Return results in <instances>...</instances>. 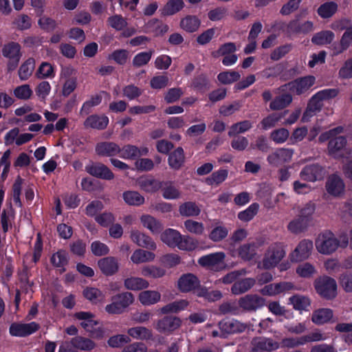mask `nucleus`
<instances>
[{"label": "nucleus", "instance_id": "nucleus-1", "mask_svg": "<svg viewBox=\"0 0 352 352\" xmlns=\"http://www.w3.org/2000/svg\"><path fill=\"white\" fill-rule=\"evenodd\" d=\"M349 244L348 237L341 235L336 238L331 231L325 230L320 233L315 241L317 251L324 255L335 252L338 248H346Z\"/></svg>", "mask_w": 352, "mask_h": 352}, {"label": "nucleus", "instance_id": "nucleus-2", "mask_svg": "<svg viewBox=\"0 0 352 352\" xmlns=\"http://www.w3.org/2000/svg\"><path fill=\"white\" fill-rule=\"evenodd\" d=\"M134 302V296L129 292L112 297V302L106 305L105 311L110 314H120Z\"/></svg>", "mask_w": 352, "mask_h": 352}, {"label": "nucleus", "instance_id": "nucleus-3", "mask_svg": "<svg viewBox=\"0 0 352 352\" xmlns=\"http://www.w3.org/2000/svg\"><path fill=\"white\" fill-rule=\"evenodd\" d=\"M317 293L322 298L330 300L337 295L336 281L330 277L323 276L317 278L314 282Z\"/></svg>", "mask_w": 352, "mask_h": 352}, {"label": "nucleus", "instance_id": "nucleus-4", "mask_svg": "<svg viewBox=\"0 0 352 352\" xmlns=\"http://www.w3.org/2000/svg\"><path fill=\"white\" fill-rule=\"evenodd\" d=\"M285 250L283 246L279 243H275L269 247L262 261V267L271 269L274 267L285 256Z\"/></svg>", "mask_w": 352, "mask_h": 352}, {"label": "nucleus", "instance_id": "nucleus-5", "mask_svg": "<svg viewBox=\"0 0 352 352\" xmlns=\"http://www.w3.org/2000/svg\"><path fill=\"white\" fill-rule=\"evenodd\" d=\"M294 150L290 148H277L267 157L268 164L278 167L292 161Z\"/></svg>", "mask_w": 352, "mask_h": 352}, {"label": "nucleus", "instance_id": "nucleus-6", "mask_svg": "<svg viewBox=\"0 0 352 352\" xmlns=\"http://www.w3.org/2000/svg\"><path fill=\"white\" fill-rule=\"evenodd\" d=\"M76 318L80 320L81 327L87 331L90 332L94 338L102 337V331L100 329H95L98 322L94 319V316L90 312L81 311L76 314Z\"/></svg>", "mask_w": 352, "mask_h": 352}, {"label": "nucleus", "instance_id": "nucleus-7", "mask_svg": "<svg viewBox=\"0 0 352 352\" xmlns=\"http://www.w3.org/2000/svg\"><path fill=\"white\" fill-rule=\"evenodd\" d=\"M39 329L40 325L36 322L30 323L14 322L10 326L9 332L12 336L26 337L35 333Z\"/></svg>", "mask_w": 352, "mask_h": 352}, {"label": "nucleus", "instance_id": "nucleus-8", "mask_svg": "<svg viewBox=\"0 0 352 352\" xmlns=\"http://www.w3.org/2000/svg\"><path fill=\"white\" fill-rule=\"evenodd\" d=\"M313 250V242L309 239L302 240L290 254L289 258L292 262H300L307 259Z\"/></svg>", "mask_w": 352, "mask_h": 352}, {"label": "nucleus", "instance_id": "nucleus-9", "mask_svg": "<svg viewBox=\"0 0 352 352\" xmlns=\"http://www.w3.org/2000/svg\"><path fill=\"white\" fill-rule=\"evenodd\" d=\"M85 170L91 175L97 178L111 180L114 174L104 164L100 162H91L85 166Z\"/></svg>", "mask_w": 352, "mask_h": 352}, {"label": "nucleus", "instance_id": "nucleus-10", "mask_svg": "<svg viewBox=\"0 0 352 352\" xmlns=\"http://www.w3.org/2000/svg\"><path fill=\"white\" fill-rule=\"evenodd\" d=\"M139 188L148 193H155L163 186V182L155 179L151 175L140 177L136 180Z\"/></svg>", "mask_w": 352, "mask_h": 352}, {"label": "nucleus", "instance_id": "nucleus-11", "mask_svg": "<svg viewBox=\"0 0 352 352\" xmlns=\"http://www.w3.org/2000/svg\"><path fill=\"white\" fill-rule=\"evenodd\" d=\"M315 83V77L307 76L298 78L287 85V89L296 94L307 91Z\"/></svg>", "mask_w": 352, "mask_h": 352}, {"label": "nucleus", "instance_id": "nucleus-12", "mask_svg": "<svg viewBox=\"0 0 352 352\" xmlns=\"http://www.w3.org/2000/svg\"><path fill=\"white\" fill-rule=\"evenodd\" d=\"M239 305L248 311H254L265 305V299L256 294H249L240 298Z\"/></svg>", "mask_w": 352, "mask_h": 352}, {"label": "nucleus", "instance_id": "nucleus-13", "mask_svg": "<svg viewBox=\"0 0 352 352\" xmlns=\"http://www.w3.org/2000/svg\"><path fill=\"white\" fill-rule=\"evenodd\" d=\"M325 188L329 195L339 197L344 193L345 185L343 179L339 175L333 174L327 178Z\"/></svg>", "mask_w": 352, "mask_h": 352}, {"label": "nucleus", "instance_id": "nucleus-14", "mask_svg": "<svg viewBox=\"0 0 352 352\" xmlns=\"http://www.w3.org/2000/svg\"><path fill=\"white\" fill-rule=\"evenodd\" d=\"M252 349L251 352H270L279 348L280 344L278 342L274 341L271 338H256L252 342Z\"/></svg>", "mask_w": 352, "mask_h": 352}, {"label": "nucleus", "instance_id": "nucleus-15", "mask_svg": "<svg viewBox=\"0 0 352 352\" xmlns=\"http://www.w3.org/2000/svg\"><path fill=\"white\" fill-rule=\"evenodd\" d=\"M182 324L181 320L175 316H166L159 320L155 329L162 333H169L177 329Z\"/></svg>", "mask_w": 352, "mask_h": 352}, {"label": "nucleus", "instance_id": "nucleus-16", "mask_svg": "<svg viewBox=\"0 0 352 352\" xmlns=\"http://www.w3.org/2000/svg\"><path fill=\"white\" fill-rule=\"evenodd\" d=\"M324 173L322 168L318 164H311L305 166L300 172V177L302 179L314 182L323 178Z\"/></svg>", "mask_w": 352, "mask_h": 352}, {"label": "nucleus", "instance_id": "nucleus-17", "mask_svg": "<svg viewBox=\"0 0 352 352\" xmlns=\"http://www.w3.org/2000/svg\"><path fill=\"white\" fill-rule=\"evenodd\" d=\"M97 155L103 157H113L119 154L120 146L113 142H102L96 145Z\"/></svg>", "mask_w": 352, "mask_h": 352}, {"label": "nucleus", "instance_id": "nucleus-18", "mask_svg": "<svg viewBox=\"0 0 352 352\" xmlns=\"http://www.w3.org/2000/svg\"><path fill=\"white\" fill-rule=\"evenodd\" d=\"M98 265L101 272L106 276H111L119 270V263L115 257L107 256L100 259Z\"/></svg>", "mask_w": 352, "mask_h": 352}, {"label": "nucleus", "instance_id": "nucleus-19", "mask_svg": "<svg viewBox=\"0 0 352 352\" xmlns=\"http://www.w3.org/2000/svg\"><path fill=\"white\" fill-rule=\"evenodd\" d=\"M108 123L109 118L107 116L94 114L88 116L83 124L85 129L103 130L106 129Z\"/></svg>", "mask_w": 352, "mask_h": 352}, {"label": "nucleus", "instance_id": "nucleus-20", "mask_svg": "<svg viewBox=\"0 0 352 352\" xmlns=\"http://www.w3.org/2000/svg\"><path fill=\"white\" fill-rule=\"evenodd\" d=\"M198 263L209 270L218 271L220 267V253L210 254L200 257Z\"/></svg>", "mask_w": 352, "mask_h": 352}, {"label": "nucleus", "instance_id": "nucleus-21", "mask_svg": "<svg viewBox=\"0 0 352 352\" xmlns=\"http://www.w3.org/2000/svg\"><path fill=\"white\" fill-rule=\"evenodd\" d=\"M199 280L192 274H186L180 277L178 280L179 289L184 292H188L198 287Z\"/></svg>", "mask_w": 352, "mask_h": 352}, {"label": "nucleus", "instance_id": "nucleus-22", "mask_svg": "<svg viewBox=\"0 0 352 352\" xmlns=\"http://www.w3.org/2000/svg\"><path fill=\"white\" fill-rule=\"evenodd\" d=\"M323 105L322 101L319 98L316 94L310 99L307 107L303 113L302 120L308 122L312 116L320 111Z\"/></svg>", "mask_w": 352, "mask_h": 352}, {"label": "nucleus", "instance_id": "nucleus-23", "mask_svg": "<svg viewBox=\"0 0 352 352\" xmlns=\"http://www.w3.org/2000/svg\"><path fill=\"white\" fill-rule=\"evenodd\" d=\"M131 240L138 246L155 250L157 248L155 242L148 236L138 231L133 230L131 233Z\"/></svg>", "mask_w": 352, "mask_h": 352}, {"label": "nucleus", "instance_id": "nucleus-24", "mask_svg": "<svg viewBox=\"0 0 352 352\" xmlns=\"http://www.w3.org/2000/svg\"><path fill=\"white\" fill-rule=\"evenodd\" d=\"M333 316V311L329 308H320L313 311L311 321L317 325H322L331 321Z\"/></svg>", "mask_w": 352, "mask_h": 352}, {"label": "nucleus", "instance_id": "nucleus-25", "mask_svg": "<svg viewBox=\"0 0 352 352\" xmlns=\"http://www.w3.org/2000/svg\"><path fill=\"white\" fill-rule=\"evenodd\" d=\"M138 298L143 306H151L160 301L161 294L156 290H144L139 293Z\"/></svg>", "mask_w": 352, "mask_h": 352}, {"label": "nucleus", "instance_id": "nucleus-26", "mask_svg": "<svg viewBox=\"0 0 352 352\" xmlns=\"http://www.w3.org/2000/svg\"><path fill=\"white\" fill-rule=\"evenodd\" d=\"M124 285L128 290L140 291L148 288L149 283L141 277L129 276L124 280Z\"/></svg>", "mask_w": 352, "mask_h": 352}, {"label": "nucleus", "instance_id": "nucleus-27", "mask_svg": "<svg viewBox=\"0 0 352 352\" xmlns=\"http://www.w3.org/2000/svg\"><path fill=\"white\" fill-rule=\"evenodd\" d=\"M245 329V325L238 320L228 318L221 326V336L227 333H234L242 332Z\"/></svg>", "mask_w": 352, "mask_h": 352}, {"label": "nucleus", "instance_id": "nucleus-28", "mask_svg": "<svg viewBox=\"0 0 352 352\" xmlns=\"http://www.w3.org/2000/svg\"><path fill=\"white\" fill-rule=\"evenodd\" d=\"M185 156L182 147L177 148L168 157V162L169 166L174 170H179L184 165Z\"/></svg>", "mask_w": 352, "mask_h": 352}, {"label": "nucleus", "instance_id": "nucleus-29", "mask_svg": "<svg viewBox=\"0 0 352 352\" xmlns=\"http://www.w3.org/2000/svg\"><path fill=\"white\" fill-rule=\"evenodd\" d=\"M346 145V140L343 136L332 139L329 142L328 149L329 153L334 157L342 156L341 152Z\"/></svg>", "mask_w": 352, "mask_h": 352}, {"label": "nucleus", "instance_id": "nucleus-30", "mask_svg": "<svg viewBox=\"0 0 352 352\" xmlns=\"http://www.w3.org/2000/svg\"><path fill=\"white\" fill-rule=\"evenodd\" d=\"M184 7L183 0H168L167 3L160 10L162 16H171L179 11Z\"/></svg>", "mask_w": 352, "mask_h": 352}, {"label": "nucleus", "instance_id": "nucleus-31", "mask_svg": "<svg viewBox=\"0 0 352 352\" xmlns=\"http://www.w3.org/2000/svg\"><path fill=\"white\" fill-rule=\"evenodd\" d=\"M335 34L330 30H322L316 33L311 38V42L316 45H326L331 43Z\"/></svg>", "mask_w": 352, "mask_h": 352}, {"label": "nucleus", "instance_id": "nucleus-32", "mask_svg": "<svg viewBox=\"0 0 352 352\" xmlns=\"http://www.w3.org/2000/svg\"><path fill=\"white\" fill-rule=\"evenodd\" d=\"M289 30L295 33L308 34L314 30V24L311 21L299 23L298 21H292L288 25Z\"/></svg>", "mask_w": 352, "mask_h": 352}, {"label": "nucleus", "instance_id": "nucleus-33", "mask_svg": "<svg viewBox=\"0 0 352 352\" xmlns=\"http://www.w3.org/2000/svg\"><path fill=\"white\" fill-rule=\"evenodd\" d=\"M201 24L200 20L193 15H187L184 18L182 19L180 21V28L187 32H196Z\"/></svg>", "mask_w": 352, "mask_h": 352}, {"label": "nucleus", "instance_id": "nucleus-34", "mask_svg": "<svg viewBox=\"0 0 352 352\" xmlns=\"http://www.w3.org/2000/svg\"><path fill=\"white\" fill-rule=\"evenodd\" d=\"M86 299L94 304L102 302L105 299V294L96 287H87L83 291Z\"/></svg>", "mask_w": 352, "mask_h": 352}, {"label": "nucleus", "instance_id": "nucleus-35", "mask_svg": "<svg viewBox=\"0 0 352 352\" xmlns=\"http://www.w3.org/2000/svg\"><path fill=\"white\" fill-rule=\"evenodd\" d=\"M352 44V28H347L343 33L339 45L334 47V54L338 55L346 51Z\"/></svg>", "mask_w": 352, "mask_h": 352}, {"label": "nucleus", "instance_id": "nucleus-36", "mask_svg": "<svg viewBox=\"0 0 352 352\" xmlns=\"http://www.w3.org/2000/svg\"><path fill=\"white\" fill-rule=\"evenodd\" d=\"M289 303L293 306L294 309L304 311L310 306L311 301L307 296L296 294L289 298Z\"/></svg>", "mask_w": 352, "mask_h": 352}, {"label": "nucleus", "instance_id": "nucleus-37", "mask_svg": "<svg viewBox=\"0 0 352 352\" xmlns=\"http://www.w3.org/2000/svg\"><path fill=\"white\" fill-rule=\"evenodd\" d=\"M155 254L142 249L135 250L131 256V261L135 264H140L153 261Z\"/></svg>", "mask_w": 352, "mask_h": 352}, {"label": "nucleus", "instance_id": "nucleus-38", "mask_svg": "<svg viewBox=\"0 0 352 352\" xmlns=\"http://www.w3.org/2000/svg\"><path fill=\"white\" fill-rule=\"evenodd\" d=\"M35 69V60L33 58H28L19 67V76L21 80H28Z\"/></svg>", "mask_w": 352, "mask_h": 352}, {"label": "nucleus", "instance_id": "nucleus-39", "mask_svg": "<svg viewBox=\"0 0 352 352\" xmlns=\"http://www.w3.org/2000/svg\"><path fill=\"white\" fill-rule=\"evenodd\" d=\"M2 54L8 58H21V45L16 42H10L3 46Z\"/></svg>", "mask_w": 352, "mask_h": 352}, {"label": "nucleus", "instance_id": "nucleus-40", "mask_svg": "<svg viewBox=\"0 0 352 352\" xmlns=\"http://www.w3.org/2000/svg\"><path fill=\"white\" fill-rule=\"evenodd\" d=\"M70 342L72 346L82 351H91L96 346V344L91 340L81 336L72 338Z\"/></svg>", "mask_w": 352, "mask_h": 352}, {"label": "nucleus", "instance_id": "nucleus-41", "mask_svg": "<svg viewBox=\"0 0 352 352\" xmlns=\"http://www.w3.org/2000/svg\"><path fill=\"white\" fill-rule=\"evenodd\" d=\"M338 7V4L336 2H326L318 7L317 13L322 19H328L337 12Z\"/></svg>", "mask_w": 352, "mask_h": 352}, {"label": "nucleus", "instance_id": "nucleus-42", "mask_svg": "<svg viewBox=\"0 0 352 352\" xmlns=\"http://www.w3.org/2000/svg\"><path fill=\"white\" fill-rule=\"evenodd\" d=\"M163 197L166 199H176L181 197V192L172 182H163L161 188Z\"/></svg>", "mask_w": 352, "mask_h": 352}, {"label": "nucleus", "instance_id": "nucleus-43", "mask_svg": "<svg viewBox=\"0 0 352 352\" xmlns=\"http://www.w3.org/2000/svg\"><path fill=\"white\" fill-rule=\"evenodd\" d=\"M292 101L289 94H284L274 98L270 104L272 110H280L287 107Z\"/></svg>", "mask_w": 352, "mask_h": 352}, {"label": "nucleus", "instance_id": "nucleus-44", "mask_svg": "<svg viewBox=\"0 0 352 352\" xmlns=\"http://www.w3.org/2000/svg\"><path fill=\"white\" fill-rule=\"evenodd\" d=\"M162 241L169 247L175 248L179 239H181V234L173 229L166 230L161 235Z\"/></svg>", "mask_w": 352, "mask_h": 352}, {"label": "nucleus", "instance_id": "nucleus-45", "mask_svg": "<svg viewBox=\"0 0 352 352\" xmlns=\"http://www.w3.org/2000/svg\"><path fill=\"white\" fill-rule=\"evenodd\" d=\"M255 284L254 278H248L236 282L232 287V292L234 294H241L250 289Z\"/></svg>", "mask_w": 352, "mask_h": 352}, {"label": "nucleus", "instance_id": "nucleus-46", "mask_svg": "<svg viewBox=\"0 0 352 352\" xmlns=\"http://www.w3.org/2000/svg\"><path fill=\"white\" fill-rule=\"evenodd\" d=\"M129 336L136 340H148L152 338V332L144 327H135L127 330Z\"/></svg>", "mask_w": 352, "mask_h": 352}, {"label": "nucleus", "instance_id": "nucleus-47", "mask_svg": "<svg viewBox=\"0 0 352 352\" xmlns=\"http://www.w3.org/2000/svg\"><path fill=\"white\" fill-rule=\"evenodd\" d=\"M258 245V243L254 242L245 244L240 248L239 254L243 260H251L256 255Z\"/></svg>", "mask_w": 352, "mask_h": 352}, {"label": "nucleus", "instance_id": "nucleus-48", "mask_svg": "<svg viewBox=\"0 0 352 352\" xmlns=\"http://www.w3.org/2000/svg\"><path fill=\"white\" fill-rule=\"evenodd\" d=\"M188 305V302L186 300H179L169 303L160 309L162 314L177 313L185 309Z\"/></svg>", "mask_w": 352, "mask_h": 352}, {"label": "nucleus", "instance_id": "nucleus-49", "mask_svg": "<svg viewBox=\"0 0 352 352\" xmlns=\"http://www.w3.org/2000/svg\"><path fill=\"white\" fill-rule=\"evenodd\" d=\"M141 274L146 277L153 278H159L163 277L166 274V270L162 267L155 265L144 266L141 269Z\"/></svg>", "mask_w": 352, "mask_h": 352}, {"label": "nucleus", "instance_id": "nucleus-50", "mask_svg": "<svg viewBox=\"0 0 352 352\" xmlns=\"http://www.w3.org/2000/svg\"><path fill=\"white\" fill-rule=\"evenodd\" d=\"M124 201L131 206H140L144 203V197L137 191L129 190L123 193Z\"/></svg>", "mask_w": 352, "mask_h": 352}, {"label": "nucleus", "instance_id": "nucleus-51", "mask_svg": "<svg viewBox=\"0 0 352 352\" xmlns=\"http://www.w3.org/2000/svg\"><path fill=\"white\" fill-rule=\"evenodd\" d=\"M179 212L184 217H193L199 214L200 209L195 203L189 201L179 206Z\"/></svg>", "mask_w": 352, "mask_h": 352}, {"label": "nucleus", "instance_id": "nucleus-52", "mask_svg": "<svg viewBox=\"0 0 352 352\" xmlns=\"http://www.w3.org/2000/svg\"><path fill=\"white\" fill-rule=\"evenodd\" d=\"M50 260L54 267H60L62 271H65L64 267L68 263L67 253L64 250H59L52 256Z\"/></svg>", "mask_w": 352, "mask_h": 352}, {"label": "nucleus", "instance_id": "nucleus-53", "mask_svg": "<svg viewBox=\"0 0 352 352\" xmlns=\"http://www.w3.org/2000/svg\"><path fill=\"white\" fill-rule=\"evenodd\" d=\"M35 76L38 79L54 77V67L50 63L43 62L36 72Z\"/></svg>", "mask_w": 352, "mask_h": 352}, {"label": "nucleus", "instance_id": "nucleus-54", "mask_svg": "<svg viewBox=\"0 0 352 352\" xmlns=\"http://www.w3.org/2000/svg\"><path fill=\"white\" fill-rule=\"evenodd\" d=\"M270 139L277 144L285 143L289 137V132L285 128L274 130L270 133Z\"/></svg>", "mask_w": 352, "mask_h": 352}, {"label": "nucleus", "instance_id": "nucleus-55", "mask_svg": "<svg viewBox=\"0 0 352 352\" xmlns=\"http://www.w3.org/2000/svg\"><path fill=\"white\" fill-rule=\"evenodd\" d=\"M175 247L181 250L192 251L197 247V243L193 239L181 235V239L178 240Z\"/></svg>", "mask_w": 352, "mask_h": 352}, {"label": "nucleus", "instance_id": "nucleus-56", "mask_svg": "<svg viewBox=\"0 0 352 352\" xmlns=\"http://www.w3.org/2000/svg\"><path fill=\"white\" fill-rule=\"evenodd\" d=\"M12 23L18 30L23 31L31 28L32 20L28 15L21 14L14 19Z\"/></svg>", "mask_w": 352, "mask_h": 352}, {"label": "nucleus", "instance_id": "nucleus-57", "mask_svg": "<svg viewBox=\"0 0 352 352\" xmlns=\"http://www.w3.org/2000/svg\"><path fill=\"white\" fill-rule=\"evenodd\" d=\"M296 274L302 278H310L316 273L315 267L309 263H304L296 268Z\"/></svg>", "mask_w": 352, "mask_h": 352}, {"label": "nucleus", "instance_id": "nucleus-58", "mask_svg": "<svg viewBox=\"0 0 352 352\" xmlns=\"http://www.w3.org/2000/svg\"><path fill=\"white\" fill-rule=\"evenodd\" d=\"M252 127V122L249 120H244L242 122L234 124L229 130L230 135H235L239 133H243L248 131Z\"/></svg>", "mask_w": 352, "mask_h": 352}, {"label": "nucleus", "instance_id": "nucleus-59", "mask_svg": "<svg viewBox=\"0 0 352 352\" xmlns=\"http://www.w3.org/2000/svg\"><path fill=\"white\" fill-rule=\"evenodd\" d=\"M102 101V97L100 95H96L91 97V98L84 102L80 111V116H87L91 111V108L98 105Z\"/></svg>", "mask_w": 352, "mask_h": 352}, {"label": "nucleus", "instance_id": "nucleus-60", "mask_svg": "<svg viewBox=\"0 0 352 352\" xmlns=\"http://www.w3.org/2000/svg\"><path fill=\"white\" fill-rule=\"evenodd\" d=\"M139 148L136 146L127 144L124 146L119 153L120 157L124 159L134 160L138 157Z\"/></svg>", "mask_w": 352, "mask_h": 352}, {"label": "nucleus", "instance_id": "nucleus-61", "mask_svg": "<svg viewBox=\"0 0 352 352\" xmlns=\"http://www.w3.org/2000/svg\"><path fill=\"white\" fill-rule=\"evenodd\" d=\"M154 51L151 50L148 52H141L135 55L133 60V65L135 67H140L146 65L151 58Z\"/></svg>", "mask_w": 352, "mask_h": 352}, {"label": "nucleus", "instance_id": "nucleus-62", "mask_svg": "<svg viewBox=\"0 0 352 352\" xmlns=\"http://www.w3.org/2000/svg\"><path fill=\"white\" fill-rule=\"evenodd\" d=\"M38 24L42 30L46 32L54 30L58 25V23L54 19L45 15L40 17Z\"/></svg>", "mask_w": 352, "mask_h": 352}, {"label": "nucleus", "instance_id": "nucleus-63", "mask_svg": "<svg viewBox=\"0 0 352 352\" xmlns=\"http://www.w3.org/2000/svg\"><path fill=\"white\" fill-rule=\"evenodd\" d=\"M316 211V204L309 201L302 206L298 210V217L301 219L311 218Z\"/></svg>", "mask_w": 352, "mask_h": 352}, {"label": "nucleus", "instance_id": "nucleus-64", "mask_svg": "<svg viewBox=\"0 0 352 352\" xmlns=\"http://www.w3.org/2000/svg\"><path fill=\"white\" fill-rule=\"evenodd\" d=\"M338 76L342 79L352 78V57L344 62L338 72Z\"/></svg>", "mask_w": 352, "mask_h": 352}]
</instances>
